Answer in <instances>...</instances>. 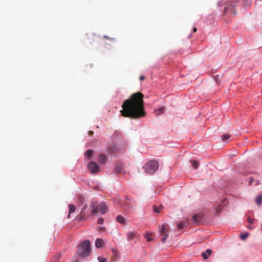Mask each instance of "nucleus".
<instances>
[{
	"instance_id": "obj_1",
	"label": "nucleus",
	"mask_w": 262,
	"mask_h": 262,
	"mask_svg": "<svg viewBox=\"0 0 262 262\" xmlns=\"http://www.w3.org/2000/svg\"><path fill=\"white\" fill-rule=\"evenodd\" d=\"M144 95L140 92L133 94L128 99L125 100L120 111L121 115L124 117L138 119L145 117L146 112L144 109Z\"/></svg>"
},
{
	"instance_id": "obj_2",
	"label": "nucleus",
	"mask_w": 262,
	"mask_h": 262,
	"mask_svg": "<svg viewBox=\"0 0 262 262\" xmlns=\"http://www.w3.org/2000/svg\"><path fill=\"white\" fill-rule=\"evenodd\" d=\"M91 253V244L90 241L82 242L78 247L77 254L82 258L88 256Z\"/></svg>"
},
{
	"instance_id": "obj_3",
	"label": "nucleus",
	"mask_w": 262,
	"mask_h": 262,
	"mask_svg": "<svg viewBox=\"0 0 262 262\" xmlns=\"http://www.w3.org/2000/svg\"><path fill=\"white\" fill-rule=\"evenodd\" d=\"M92 208L91 212L93 214H96L99 211L101 212V213L103 214L105 213L107 210V206L105 203L102 202L98 204L97 202H92L90 205Z\"/></svg>"
},
{
	"instance_id": "obj_4",
	"label": "nucleus",
	"mask_w": 262,
	"mask_h": 262,
	"mask_svg": "<svg viewBox=\"0 0 262 262\" xmlns=\"http://www.w3.org/2000/svg\"><path fill=\"white\" fill-rule=\"evenodd\" d=\"M159 168V163L156 160H150L144 166L145 171L152 174L155 172Z\"/></svg>"
},
{
	"instance_id": "obj_5",
	"label": "nucleus",
	"mask_w": 262,
	"mask_h": 262,
	"mask_svg": "<svg viewBox=\"0 0 262 262\" xmlns=\"http://www.w3.org/2000/svg\"><path fill=\"white\" fill-rule=\"evenodd\" d=\"M168 228H166V225L165 224L162 225L159 229V232L161 236H163V237L161 238L162 243H164L166 242V239L168 237Z\"/></svg>"
},
{
	"instance_id": "obj_6",
	"label": "nucleus",
	"mask_w": 262,
	"mask_h": 262,
	"mask_svg": "<svg viewBox=\"0 0 262 262\" xmlns=\"http://www.w3.org/2000/svg\"><path fill=\"white\" fill-rule=\"evenodd\" d=\"M88 168L92 173H96L99 172L100 168L96 162H90L88 165Z\"/></svg>"
},
{
	"instance_id": "obj_7",
	"label": "nucleus",
	"mask_w": 262,
	"mask_h": 262,
	"mask_svg": "<svg viewBox=\"0 0 262 262\" xmlns=\"http://www.w3.org/2000/svg\"><path fill=\"white\" fill-rule=\"evenodd\" d=\"M88 208V205L86 204H85L80 212V213L78 215L77 218L79 220H82L87 216L89 215L88 212L86 210V209Z\"/></svg>"
},
{
	"instance_id": "obj_8",
	"label": "nucleus",
	"mask_w": 262,
	"mask_h": 262,
	"mask_svg": "<svg viewBox=\"0 0 262 262\" xmlns=\"http://www.w3.org/2000/svg\"><path fill=\"white\" fill-rule=\"evenodd\" d=\"M203 214L201 213L194 214L192 216L193 222L195 224H199L203 219Z\"/></svg>"
},
{
	"instance_id": "obj_9",
	"label": "nucleus",
	"mask_w": 262,
	"mask_h": 262,
	"mask_svg": "<svg viewBox=\"0 0 262 262\" xmlns=\"http://www.w3.org/2000/svg\"><path fill=\"white\" fill-rule=\"evenodd\" d=\"M127 240H132L137 237V233L135 232H129L127 234Z\"/></svg>"
},
{
	"instance_id": "obj_10",
	"label": "nucleus",
	"mask_w": 262,
	"mask_h": 262,
	"mask_svg": "<svg viewBox=\"0 0 262 262\" xmlns=\"http://www.w3.org/2000/svg\"><path fill=\"white\" fill-rule=\"evenodd\" d=\"M211 252L212 250L211 249H207L205 252L202 253V255L205 259H207Z\"/></svg>"
},
{
	"instance_id": "obj_11",
	"label": "nucleus",
	"mask_w": 262,
	"mask_h": 262,
	"mask_svg": "<svg viewBox=\"0 0 262 262\" xmlns=\"http://www.w3.org/2000/svg\"><path fill=\"white\" fill-rule=\"evenodd\" d=\"M116 221L121 224H125V219L123 217V216L121 215H118L116 217Z\"/></svg>"
},
{
	"instance_id": "obj_12",
	"label": "nucleus",
	"mask_w": 262,
	"mask_h": 262,
	"mask_svg": "<svg viewBox=\"0 0 262 262\" xmlns=\"http://www.w3.org/2000/svg\"><path fill=\"white\" fill-rule=\"evenodd\" d=\"M107 158L105 155L101 154L98 157V161L100 163H104L106 161Z\"/></svg>"
},
{
	"instance_id": "obj_13",
	"label": "nucleus",
	"mask_w": 262,
	"mask_h": 262,
	"mask_svg": "<svg viewBox=\"0 0 262 262\" xmlns=\"http://www.w3.org/2000/svg\"><path fill=\"white\" fill-rule=\"evenodd\" d=\"M103 241L100 238H97L95 241L96 247L98 248H100L102 246Z\"/></svg>"
},
{
	"instance_id": "obj_14",
	"label": "nucleus",
	"mask_w": 262,
	"mask_h": 262,
	"mask_svg": "<svg viewBox=\"0 0 262 262\" xmlns=\"http://www.w3.org/2000/svg\"><path fill=\"white\" fill-rule=\"evenodd\" d=\"M69 214L68 215V217H70V214L74 212L75 211V207L73 204H70L69 206Z\"/></svg>"
},
{
	"instance_id": "obj_15",
	"label": "nucleus",
	"mask_w": 262,
	"mask_h": 262,
	"mask_svg": "<svg viewBox=\"0 0 262 262\" xmlns=\"http://www.w3.org/2000/svg\"><path fill=\"white\" fill-rule=\"evenodd\" d=\"M255 202L257 204L260 205L262 203V194L258 195L255 199Z\"/></svg>"
},
{
	"instance_id": "obj_16",
	"label": "nucleus",
	"mask_w": 262,
	"mask_h": 262,
	"mask_svg": "<svg viewBox=\"0 0 262 262\" xmlns=\"http://www.w3.org/2000/svg\"><path fill=\"white\" fill-rule=\"evenodd\" d=\"M93 154V151L92 150H88L86 151L85 153V156L88 158H90L92 155Z\"/></svg>"
},
{
	"instance_id": "obj_17",
	"label": "nucleus",
	"mask_w": 262,
	"mask_h": 262,
	"mask_svg": "<svg viewBox=\"0 0 262 262\" xmlns=\"http://www.w3.org/2000/svg\"><path fill=\"white\" fill-rule=\"evenodd\" d=\"M185 223H186L184 221L181 222L177 225L178 228L179 229H183L185 227Z\"/></svg>"
},
{
	"instance_id": "obj_18",
	"label": "nucleus",
	"mask_w": 262,
	"mask_h": 262,
	"mask_svg": "<svg viewBox=\"0 0 262 262\" xmlns=\"http://www.w3.org/2000/svg\"><path fill=\"white\" fill-rule=\"evenodd\" d=\"M190 162L195 169L198 168L199 164L196 161H195L194 160H192L190 161Z\"/></svg>"
},
{
	"instance_id": "obj_19",
	"label": "nucleus",
	"mask_w": 262,
	"mask_h": 262,
	"mask_svg": "<svg viewBox=\"0 0 262 262\" xmlns=\"http://www.w3.org/2000/svg\"><path fill=\"white\" fill-rule=\"evenodd\" d=\"M223 208V206L222 205H220L215 208V211L216 213H220Z\"/></svg>"
},
{
	"instance_id": "obj_20",
	"label": "nucleus",
	"mask_w": 262,
	"mask_h": 262,
	"mask_svg": "<svg viewBox=\"0 0 262 262\" xmlns=\"http://www.w3.org/2000/svg\"><path fill=\"white\" fill-rule=\"evenodd\" d=\"M230 137V135L228 134H224L222 136V140L226 141L228 139H229Z\"/></svg>"
},
{
	"instance_id": "obj_21",
	"label": "nucleus",
	"mask_w": 262,
	"mask_h": 262,
	"mask_svg": "<svg viewBox=\"0 0 262 262\" xmlns=\"http://www.w3.org/2000/svg\"><path fill=\"white\" fill-rule=\"evenodd\" d=\"M131 207L129 205L128 203L127 202H125L123 206V208L125 210H128Z\"/></svg>"
},
{
	"instance_id": "obj_22",
	"label": "nucleus",
	"mask_w": 262,
	"mask_h": 262,
	"mask_svg": "<svg viewBox=\"0 0 262 262\" xmlns=\"http://www.w3.org/2000/svg\"><path fill=\"white\" fill-rule=\"evenodd\" d=\"M161 209H162V206H160L159 207H157L156 206H154V211L156 213H159V212H160Z\"/></svg>"
},
{
	"instance_id": "obj_23",
	"label": "nucleus",
	"mask_w": 262,
	"mask_h": 262,
	"mask_svg": "<svg viewBox=\"0 0 262 262\" xmlns=\"http://www.w3.org/2000/svg\"><path fill=\"white\" fill-rule=\"evenodd\" d=\"M248 235H249V233H247L241 234L240 237L242 240H245L247 238V237H248Z\"/></svg>"
},
{
	"instance_id": "obj_24",
	"label": "nucleus",
	"mask_w": 262,
	"mask_h": 262,
	"mask_svg": "<svg viewBox=\"0 0 262 262\" xmlns=\"http://www.w3.org/2000/svg\"><path fill=\"white\" fill-rule=\"evenodd\" d=\"M98 259L99 262H106V259L103 257H101V256H99L98 257Z\"/></svg>"
},
{
	"instance_id": "obj_25",
	"label": "nucleus",
	"mask_w": 262,
	"mask_h": 262,
	"mask_svg": "<svg viewBox=\"0 0 262 262\" xmlns=\"http://www.w3.org/2000/svg\"><path fill=\"white\" fill-rule=\"evenodd\" d=\"M104 222V219L102 217H100L98 220V224H102Z\"/></svg>"
},
{
	"instance_id": "obj_26",
	"label": "nucleus",
	"mask_w": 262,
	"mask_h": 262,
	"mask_svg": "<svg viewBox=\"0 0 262 262\" xmlns=\"http://www.w3.org/2000/svg\"><path fill=\"white\" fill-rule=\"evenodd\" d=\"M247 221L250 224H252L253 223V220L250 217H248L247 219Z\"/></svg>"
},
{
	"instance_id": "obj_27",
	"label": "nucleus",
	"mask_w": 262,
	"mask_h": 262,
	"mask_svg": "<svg viewBox=\"0 0 262 262\" xmlns=\"http://www.w3.org/2000/svg\"><path fill=\"white\" fill-rule=\"evenodd\" d=\"M150 235H149V234H147V236L146 237V240L147 242H150L152 240V238H151Z\"/></svg>"
},
{
	"instance_id": "obj_28",
	"label": "nucleus",
	"mask_w": 262,
	"mask_h": 262,
	"mask_svg": "<svg viewBox=\"0 0 262 262\" xmlns=\"http://www.w3.org/2000/svg\"><path fill=\"white\" fill-rule=\"evenodd\" d=\"M80 201L81 202V203H83L84 201V199L83 196H81L79 197V198Z\"/></svg>"
},
{
	"instance_id": "obj_29",
	"label": "nucleus",
	"mask_w": 262,
	"mask_h": 262,
	"mask_svg": "<svg viewBox=\"0 0 262 262\" xmlns=\"http://www.w3.org/2000/svg\"><path fill=\"white\" fill-rule=\"evenodd\" d=\"M165 108L164 107H162L161 108H160L158 109V111L160 112V113H162L163 111L164 110Z\"/></svg>"
},
{
	"instance_id": "obj_30",
	"label": "nucleus",
	"mask_w": 262,
	"mask_h": 262,
	"mask_svg": "<svg viewBox=\"0 0 262 262\" xmlns=\"http://www.w3.org/2000/svg\"><path fill=\"white\" fill-rule=\"evenodd\" d=\"M139 79H140V80H144V79H145V77H144V76L143 75H141V76H140Z\"/></svg>"
},
{
	"instance_id": "obj_31",
	"label": "nucleus",
	"mask_w": 262,
	"mask_h": 262,
	"mask_svg": "<svg viewBox=\"0 0 262 262\" xmlns=\"http://www.w3.org/2000/svg\"><path fill=\"white\" fill-rule=\"evenodd\" d=\"M116 170H117V171L118 172H121V170H122V169H119V168H118V166H116Z\"/></svg>"
},
{
	"instance_id": "obj_32",
	"label": "nucleus",
	"mask_w": 262,
	"mask_h": 262,
	"mask_svg": "<svg viewBox=\"0 0 262 262\" xmlns=\"http://www.w3.org/2000/svg\"><path fill=\"white\" fill-rule=\"evenodd\" d=\"M94 134V132L92 130L89 132V135L92 136Z\"/></svg>"
},
{
	"instance_id": "obj_33",
	"label": "nucleus",
	"mask_w": 262,
	"mask_h": 262,
	"mask_svg": "<svg viewBox=\"0 0 262 262\" xmlns=\"http://www.w3.org/2000/svg\"><path fill=\"white\" fill-rule=\"evenodd\" d=\"M253 181V179L252 178H251L249 180V184L250 185H251L252 183V181Z\"/></svg>"
},
{
	"instance_id": "obj_34",
	"label": "nucleus",
	"mask_w": 262,
	"mask_h": 262,
	"mask_svg": "<svg viewBox=\"0 0 262 262\" xmlns=\"http://www.w3.org/2000/svg\"><path fill=\"white\" fill-rule=\"evenodd\" d=\"M110 152H111V153H113V152H115L114 149H113L112 148H111L110 149Z\"/></svg>"
},
{
	"instance_id": "obj_35",
	"label": "nucleus",
	"mask_w": 262,
	"mask_h": 262,
	"mask_svg": "<svg viewBox=\"0 0 262 262\" xmlns=\"http://www.w3.org/2000/svg\"><path fill=\"white\" fill-rule=\"evenodd\" d=\"M229 8H227H227H225V13H227V11H228V10H229Z\"/></svg>"
},
{
	"instance_id": "obj_36",
	"label": "nucleus",
	"mask_w": 262,
	"mask_h": 262,
	"mask_svg": "<svg viewBox=\"0 0 262 262\" xmlns=\"http://www.w3.org/2000/svg\"><path fill=\"white\" fill-rule=\"evenodd\" d=\"M196 30H197V29H196V28L195 27L193 28V31L194 32H196Z\"/></svg>"
},
{
	"instance_id": "obj_37",
	"label": "nucleus",
	"mask_w": 262,
	"mask_h": 262,
	"mask_svg": "<svg viewBox=\"0 0 262 262\" xmlns=\"http://www.w3.org/2000/svg\"><path fill=\"white\" fill-rule=\"evenodd\" d=\"M104 38H107V39H111L110 38H109L108 37L106 36H104Z\"/></svg>"
},
{
	"instance_id": "obj_38",
	"label": "nucleus",
	"mask_w": 262,
	"mask_h": 262,
	"mask_svg": "<svg viewBox=\"0 0 262 262\" xmlns=\"http://www.w3.org/2000/svg\"><path fill=\"white\" fill-rule=\"evenodd\" d=\"M248 228H249V229H251V228H251V227H250V226H249L248 227Z\"/></svg>"
},
{
	"instance_id": "obj_39",
	"label": "nucleus",
	"mask_w": 262,
	"mask_h": 262,
	"mask_svg": "<svg viewBox=\"0 0 262 262\" xmlns=\"http://www.w3.org/2000/svg\"><path fill=\"white\" fill-rule=\"evenodd\" d=\"M118 168L119 169H121V168L120 167H118Z\"/></svg>"
}]
</instances>
